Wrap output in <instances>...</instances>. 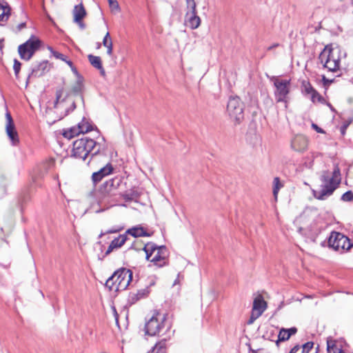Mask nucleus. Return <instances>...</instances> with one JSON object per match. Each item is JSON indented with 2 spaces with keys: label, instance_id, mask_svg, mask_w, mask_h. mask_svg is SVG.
Wrapping results in <instances>:
<instances>
[{
  "label": "nucleus",
  "instance_id": "a878e982",
  "mask_svg": "<svg viewBox=\"0 0 353 353\" xmlns=\"http://www.w3.org/2000/svg\"><path fill=\"white\" fill-rule=\"evenodd\" d=\"M301 92L305 96L307 94L313 92L315 94V89L312 87L311 83L307 81H303L301 83Z\"/></svg>",
  "mask_w": 353,
  "mask_h": 353
},
{
  "label": "nucleus",
  "instance_id": "20e7f679",
  "mask_svg": "<svg viewBox=\"0 0 353 353\" xmlns=\"http://www.w3.org/2000/svg\"><path fill=\"white\" fill-rule=\"evenodd\" d=\"M101 146L93 139L81 138L73 143L72 156L85 160L90 153L94 151L92 156L96 155L99 152Z\"/></svg>",
  "mask_w": 353,
  "mask_h": 353
},
{
  "label": "nucleus",
  "instance_id": "393cba45",
  "mask_svg": "<svg viewBox=\"0 0 353 353\" xmlns=\"http://www.w3.org/2000/svg\"><path fill=\"white\" fill-rule=\"evenodd\" d=\"M102 43L103 46L107 48V54L111 56L113 52V43L108 32L105 34Z\"/></svg>",
  "mask_w": 353,
  "mask_h": 353
},
{
  "label": "nucleus",
  "instance_id": "e433bc0d",
  "mask_svg": "<svg viewBox=\"0 0 353 353\" xmlns=\"http://www.w3.org/2000/svg\"><path fill=\"white\" fill-rule=\"evenodd\" d=\"M65 62L70 67L72 71L73 72V73L76 75V76H79V72L77 70V68L73 65V63L70 60H68L66 59V60L65 61Z\"/></svg>",
  "mask_w": 353,
  "mask_h": 353
},
{
  "label": "nucleus",
  "instance_id": "5701e85b",
  "mask_svg": "<svg viewBox=\"0 0 353 353\" xmlns=\"http://www.w3.org/2000/svg\"><path fill=\"white\" fill-rule=\"evenodd\" d=\"M10 15V8L8 3H0V21H6Z\"/></svg>",
  "mask_w": 353,
  "mask_h": 353
},
{
  "label": "nucleus",
  "instance_id": "b1692460",
  "mask_svg": "<svg viewBox=\"0 0 353 353\" xmlns=\"http://www.w3.org/2000/svg\"><path fill=\"white\" fill-rule=\"evenodd\" d=\"M77 77V80L75 84L72 86V92L76 95L78 98H79L81 101L83 100L82 97L80 95V94L82 92L83 90V83L81 77L79 75Z\"/></svg>",
  "mask_w": 353,
  "mask_h": 353
},
{
  "label": "nucleus",
  "instance_id": "a19ab883",
  "mask_svg": "<svg viewBox=\"0 0 353 353\" xmlns=\"http://www.w3.org/2000/svg\"><path fill=\"white\" fill-rule=\"evenodd\" d=\"M347 125H343L341 128V132L343 135L345 134V130H346V128H347Z\"/></svg>",
  "mask_w": 353,
  "mask_h": 353
},
{
  "label": "nucleus",
  "instance_id": "7c9ffc66",
  "mask_svg": "<svg viewBox=\"0 0 353 353\" xmlns=\"http://www.w3.org/2000/svg\"><path fill=\"white\" fill-rule=\"evenodd\" d=\"M165 340L166 339H164L163 341H160L159 343H157L150 353H165V349H164Z\"/></svg>",
  "mask_w": 353,
  "mask_h": 353
},
{
  "label": "nucleus",
  "instance_id": "cd10ccee",
  "mask_svg": "<svg viewBox=\"0 0 353 353\" xmlns=\"http://www.w3.org/2000/svg\"><path fill=\"white\" fill-rule=\"evenodd\" d=\"M283 186L279 177H275L273 181V195L276 200L280 189Z\"/></svg>",
  "mask_w": 353,
  "mask_h": 353
},
{
  "label": "nucleus",
  "instance_id": "9b49d317",
  "mask_svg": "<svg viewBox=\"0 0 353 353\" xmlns=\"http://www.w3.org/2000/svg\"><path fill=\"white\" fill-rule=\"evenodd\" d=\"M93 130V125L88 119L83 118V119L76 126H73L68 130H64L63 135L67 139H72L80 134L87 133Z\"/></svg>",
  "mask_w": 353,
  "mask_h": 353
},
{
  "label": "nucleus",
  "instance_id": "aec40b11",
  "mask_svg": "<svg viewBox=\"0 0 353 353\" xmlns=\"http://www.w3.org/2000/svg\"><path fill=\"white\" fill-rule=\"evenodd\" d=\"M112 167L110 164H107L98 172L92 174V178L94 183L100 181L104 176L111 173Z\"/></svg>",
  "mask_w": 353,
  "mask_h": 353
},
{
  "label": "nucleus",
  "instance_id": "1a4fd4ad",
  "mask_svg": "<svg viewBox=\"0 0 353 353\" xmlns=\"http://www.w3.org/2000/svg\"><path fill=\"white\" fill-rule=\"evenodd\" d=\"M227 111L230 117L235 122L239 123L244 117L243 104L238 97H232L229 99Z\"/></svg>",
  "mask_w": 353,
  "mask_h": 353
},
{
  "label": "nucleus",
  "instance_id": "37998d69",
  "mask_svg": "<svg viewBox=\"0 0 353 353\" xmlns=\"http://www.w3.org/2000/svg\"><path fill=\"white\" fill-rule=\"evenodd\" d=\"M98 70H100V74L104 77L105 75V70L104 68H103V66L101 65V68H97Z\"/></svg>",
  "mask_w": 353,
  "mask_h": 353
},
{
  "label": "nucleus",
  "instance_id": "09e8293b",
  "mask_svg": "<svg viewBox=\"0 0 353 353\" xmlns=\"http://www.w3.org/2000/svg\"><path fill=\"white\" fill-rule=\"evenodd\" d=\"M100 46H101V44H100V43H99L98 45H97V48H100Z\"/></svg>",
  "mask_w": 353,
  "mask_h": 353
},
{
  "label": "nucleus",
  "instance_id": "49530a36",
  "mask_svg": "<svg viewBox=\"0 0 353 353\" xmlns=\"http://www.w3.org/2000/svg\"><path fill=\"white\" fill-rule=\"evenodd\" d=\"M60 97H61V95L59 93H57V102L59 101Z\"/></svg>",
  "mask_w": 353,
  "mask_h": 353
},
{
  "label": "nucleus",
  "instance_id": "2f4dec72",
  "mask_svg": "<svg viewBox=\"0 0 353 353\" xmlns=\"http://www.w3.org/2000/svg\"><path fill=\"white\" fill-rule=\"evenodd\" d=\"M112 11L118 12L120 10L119 3L117 0H107Z\"/></svg>",
  "mask_w": 353,
  "mask_h": 353
},
{
  "label": "nucleus",
  "instance_id": "bb28decb",
  "mask_svg": "<svg viewBox=\"0 0 353 353\" xmlns=\"http://www.w3.org/2000/svg\"><path fill=\"white\" fill-rule=\"evenodd\" d=\"M305 97H309L312 103H324L325 102V100L324 98L315 90V94L313 92H311L310 94H307V95H305Z\"/></svg>",
  "mask_w": 353,
  "mask_h": 353
},
{
  "label": "nucleus",
  "instance_id": "f3484780",
  "mask_svg": "<svg viewBox=\"0 0 353 353\" xmlns=\"http://www.w3.org/2000/svg\"><path fill=\"white\" fill-rule=\"evenodd\" d=\"M185 22L187 26L194 30L199 27L201 19L197 15L196 11L187 12Z\"/></svg>",
  "mask_w": 353,
  "mask_h": 353
},
{
  "label": "nucleus",
  "instance_id": "4c0bfd02",
  "mask_svg": "<svg viewBox=\"0 0 353 353\" xmlns=\"http://www.w3.org/2000/svg\"><path fill=\"white\" fill-rule=\"evenodd\" d=\"M148 293H149V291L148 290H143L139 291L137 295L138 296V299H141V298H143V297L147 296V294Z\"/></svg>",
  "mask_w": 353,
  "mask_h": 353
},
{
  "label": "nucleus",
  "instance_id": "473e14b6",
  "mask_svg": "<svg viewBox=\"0 0 353 353\" xmlns=\"http://www.w3.org/2000/svg\"><path fill=\"white\" fill-rule=\"evenodd\" d=\"M341 200L343 201H351L353 200V192L352 191H347L345 192L342 196Z\"/></svg>",
  "mask_w": 353,
  "mask_h": 353
},
{
  "label": "nucleus",
  "instance_id": "412c9836",
  "mask_svg": "<svg viewBox=\"0 0 353 353\" xmlns=\"http://www.w3.org/2000/svg\"><path fill=\"white\" fill-rule=\"evenodd\" d=\"M297 332V329L296 327H291L289 329L282 328L281 329L279 334L278 339L276 340V343H279L280 341H285L288 340L290 336Z\"/></svg>",
  "mask_w": 353,
  "mask_h": 353
},
{
  "label": "nucleus",
  "instance_id": "c9c22d12",
  "mask_svg": "<svg viewBox=\"0 0 353 353\" xmlns=\"http://www.w3.org/2000/svg\"><path fill=\"white\" fill-rule=\"evenodd\" d=\"M51 51L55 58H57L58 59H61L63 61H65L66 60V57L64 54H63L60 52H56V51H53V50H51Z\"/></svg>",
  "mask_w": 353,
  "mask_h": 353
},
{
  "label": "nucleus",
  "instance_id": "79ce46f5",
  "mask_svg": "<svg viewBox=\"0 0 353 353\" xmlns=\"http://www.w3.org/2000/svg\"><path fill=\"white\" fill-rule=\"evenodd\" d=\"M26 27V23H21L17 26L18 30H21L22 28Z\"/></svg>",
  "mask_w": 353,
  "mask_h": 353
},
{
  "label": "nucleus",
  "instance_id": "2eb2a0df",
  "mask_svg": "<svg viewBox=\"0 0 353 353\" xmlns=\"http://www.w3.org/2000/svg\"><path fill=\"white\" fill-rule=\"evenodd\" d=\"M308 145V140L303 135H296L291 141V148L296 152H304Z\"/></svg>",
  "mask_w": 353,
  "mask_h": 353
},
{
  "label": "nucleus",
  "instance_id": "f704fd0d",
  "mask_svg": "<svg viewBox=\"0 0 353 353\" xmlns=\"http://www.w3.org/2000/svg\"><path fill=\"white\" fill-rule=\"evenodd\" d=\"M13 69L16 77H17L21 69V63L17 59H14V61Z\"/></svg>",
  "mask_w": 353,
  "mask_h": 353
},
{
  "label": "nucleus",
  "instance_id": "f8f14e48",
  "mask_svg": "<svg viewBox=\"0 0 353 353\" xmlns=\"http://www.w3.org/2000/svg\"><path fill=\"white\" fill-rule=\"evenodd\" d=\"M267 308V303L264 301L262 295H258L253 301L251 315L248 321L249 324H252L254 321L262 315Z\"/></svg>",
  "mask_w": 353,
  "mask_h": 353
},
{
  "label": "nucleus",
  "instance_id": "c85d7f7f",
  "mask_svg": "<svg viewBox=\"0 0 353 353\" xmlns=\"http://www.w3.org/2000/svg\"><path fill=\"white\" fill-rule=\"evenodd\" d=\"M88 58L90 63H91V65L93 67H94L97 69L101 68L102 63H101V59L99 57L94 56L92 54H89Z\"/></svg>",
  "mask_w": 353,
  "mask_h": 353
},
{
  "label": "nucleus",
  "instance_id": "de8ad7c7",
  "mask_svg": "<svg viewBox=\"0 0 353 353\" xmlns=\"http://www.w3.org/2000/svg\"><path fill=\"white\" fill-rule=\"evenodd\" d=\"M114 314L117 316V312H116L115 308H114Z\"/></svg>",
  "mask_w": 353,
  "mask_h": 353
},
{
  "label": "nucleus",
  "instance_id": "8fccbe9b",
  "mask_svg": "<svg viewBox=\"0 0 353 353\" xmlns=\"http://www.w3.org/2000/svg\"><path fill=\"white\" fill-rule=\"evenodd\" d=\"M100 46H101V44H100V43H99L98 45H97V48H100Z\"/></svg>",
  "mask_w": 353,
  "mask_h": 353
},
{
  "label": "nucleus",
  "instance_id": "c03bdc74",
  "mask_svg": "<svg viewBox=\"0 0 353 353\" xmlns=\"http://www.w3.org/2000/svg\"><path fill=\"white\" fill-rule=\"evenodd\" d=\"M277 46H279V44H278V43H274V44H273L272 46H271L268 47V50H272V49H273V48H276V47H277Z\"/></svg>",
  "mask_w": 353,
  "mask_h": 353
},
{
  "label": "nucleus",
  "instance_id": "f03ea898",
  "mask_svg": "<svg viewBox=\"0 0 353 353\" xmlns=\"http://www.w3.org/2000/svg\"><path fill=\"white\" fill-rule=\"evenodd\" d=\"M167 318L166 314L154 311L145 325V334L150 336H156L163 335L167 332H170L171 325Z\"/></svg>",
  "mask_w": 353,
  "mask_h": 353
},
{
  "label": "nucleus",
  "instance_id": "0eeeda50",
  "mask_svg": "<svg viewBox=\"0 0 353 353\" xmlns=\"http://www.w3.org/2000/svg\"><path fill=\"white\" fill-rule=\"evenodd\" d=\"M275 87L274 97L276 102H284L288 106V94L290 92V80L274 77L272 79Z\"/></svg>",
  "mask_w": 353,
  "mask_h": 353
},
{
  "label": "nucleus",
  "instance_id": "6e6552de",
  "mask_svg": "<svg viewBox=\"0 0 353 353\" xmlns=\"http://www.w3.org/2000/svg\"><path fill=\"white\" fill-rule=\"evenodd\" d=\"M328 245L335 250L341 252L347 251L353 246L350 239L338 232H332L330 234Z\"/></svg>",
  "mask_w": 353,
  "mask_h": 353
},
{
  "label": "nucleus",
  "instance_id": "6ab92c4d",
  "mask_svg": "<svg viewBox=\"0 0 353 353\" xmlns=\"http://www.w3.org/2000/svg\"><path fill=\"white\" fill-rule=\"evenodd\" d=\"M127 235L130 234L133 237L150 236L152 233L147 232V230L141 225H137L129 228L125 232Z\"/></svg>",
  "mask_w": 353,
  "mask_h": 353
},
{
  "label": "nucleus",
  "instance_id": "dca6fc26",
  "mask_svg": "<svg viewBox=\"0 0 353 353\" xmlns=\"http://www.w3.org/2000/svg\"><path fill=\"white\" fill-rule=\"evenodd\" d=\"M86 11L82 3L74 7L72 14L74 22L77 23L81 29L85 28V24L83 23V18L86 16Z\"/></svg>",
  "mask_w": 353,
  "mask_h": 353
},
{
  "label": "nucleus",
  "instance_id": "a18cd8bd",
  "mask_svg": "<svg viewBox=\"0 0 353 353\" xmlns=\"http://www.w3.org/2000/svg\"><path fill=\"white\" fill-rule=\"evenodd\" d=\"M3 40H0V50H1L3 48Z\"/></svg>",
  "mask_w": 353,
  "mask_h": 353
},
{
  "label": "nucleus",
  "instance_id": "39448f33",
  "mask_svg": "<svg viewBox=\"0 0 353 353\" xmlns=\"http://www.w3.org/2000/svg\"><path fill=\"white\" fill-rule=\"evenodd\" d=\"M143 250L146 254V259L159 268H161L168 263V252L165 246H157L153 243L145 245Z\"/></svg>",
  "mask_w": 353,
  "mask_h": 353
},
{
  "label": "nucleus",
  "instance_id": "9d476101",
  "mask_svg": "<svg viewBox=\"0 0 353 353\" xmlns=\"http://www.w3.org/2000/svg\"><path fill=\"white\" fill-rule=\"evenodd\" d=\"M40 43L38 38L32 36L26 43L19 46L18 51L21 58L27 61L30 59L39 48Z\"/></svg>",
  "mask_w": 353,
  "mask_h": 353
},
{
  "label": "nucleus",
  "instance_id": "58836bf2",
  "mask_svg": "<svg viewBox=\"0 0 353 353\" xmlns=\"http://www.w3.org/2000/svg\"><path fill=\"white\" fill-rule=\"evenodd\" d=\"M312 128L314 130H316L317 132H319V133H321V134H324V133H325V131H324L322 128H319V127L316 124H315V123H312Z\"/></svg>",
  "mask_w": 353,
  "mask_h": 353
},
{
  "label": "nucleus",
  "instance_id": "f257e3e1",
  "mask_svg": "<svg viewBox=\"0 0 353 353\" xmlns=\"http://www.w3.org/2000/svg\"><path fill=\"white\" fill-rule=\"evenodd\" d=\"M323 184L319 190H313L314 196L319 200H325L332 194L341 182V172L338 166H336L332 176L327 171L321 175Z\"/></svg>",
  "mask_w": 353,
  "mask_h": 353
},
{
  "label": "nucleus",
  "instance_id": "4468645a",
  "mask_svg": "<svg viewBox=\"0 0 353 353\" xmlns=\"http://www.w3.org/2000/svg\"><path fill=\"white\" fill-rule=\"evenodd\" d=\"M50 69V64L48 61H43L36 63L32 68L30 74L28 77V81L31 78L40 77L48 72Z\"/></svg>",
  "mask_w": 353,
  "mask_h": 353
},
{
  "label": "nucleus",
  "instance_id": "c756f323",
  "mask_svg": "<svg viewBox=\"0 0 353 353\" xmlns=\"http://www.w3.org/2000/svg\"><path fill=\"white\" fill-rule=\"evenodd\" d=\"M327 351L329 353H343V350L338 347L334 341H327Z\"/></svg>",
  "mask_w": 353,
  "mask_h": 353
},
{
  "label": "nucleus",
  "instance_id": "423d86ee",
  "mask_svg": "<svg viewBox=\"0 0 353 353\" xmlns=\"http://www.w3.org/2000/svg\"><path fill=\"white\" fill-rule=\"evenodd\" d=\"M132 279V272L126 268L117 270L106 281V286L115 291L125 290Z\"/></svg>",
  "mask_w": 353,
  "mask_h": 353
},
{
  "label": "nucleus",
  "instance_id": "4be33fe9",
  "mask_svg": "<svg viewBox=\"0 0 353 353\" xmlns=\"http://www.w3.org/2000/svg\"><path fill=\"white\" fill-rule=\"evenodd\" d=\"M314 343L312 342H307L302 347L299 345L294 346L289 353H312ZM312 353H316L312 352Z\"/></svg>",
  "mask_w": 353,
  "mask_h": 353
},
{
  "label": "nucleus",
  "instance_id": "a211bd4d",
  "mask_svg": "<svg viewBox=\"0 0 353 353\" xmlns=\"http://www.w3.org/2000/svg\"><path fill=\"white\" fill-rule=\"evenodd\" d=\"M128 240V236L125 233L119 234L117 237L114 238L108 246L105 254H108L115 249L121 248L126 241Z\"/></svg>",
  "mask_w": 353,
  "mask_h": 353
},
{
  "label": "nucleus",
  "instance_id": "7ed1b4c3",
  "mask_svg": "<svg viewBox=\"0 0 353 353\" xmlns=\"http://www.w3.org/2000/svg\"><path fill=\"white\" fill-rule=\"evenodd\" d=\"M342 50L337 46H326L319 55V60L323 67L329 71L336 72L339 69Z\"/></svg>",
  "mask_w": 353,
  "mask_h": 353
},
{
  "label": "nucleus",
  "instance_id": "ea45409f",
  "mask_svg": "<svg viewBox=\"0 0 353 353\" xmlns=\"http://www.w3.org/2000/svg\"><path fill=\"white\" fill-rule=\"evenodd\" d=\"M123 198L126 200V201H130V200H132L133 197H132V194H123Z\"/></svg>",
  "mask_w": 353,
  "mask_h": 353
},
{
  "label": "nucleus",
  "instance_id": "ddd939ff",
  "mask_svg": "<svg viewBox=\"0 0 353 353\" xmlns=\"http://www.w3.org/2000/svg\"><path fill=\"white\" fill-rule=\"evenodd\" d=\"M6 134H7L9 139L10 140L12 144L13 145H16L19 142V136H18V133L15 129V126H14L12 118L9 112H7L6 113Z\"/></svg>",
  "mask_w": 353,
  "mask_h": 353
},
{
  "label": "nucleus",
  "instance_id": "72a5a7b5",
  "mask_svg": "<svg viewBox=\"0 0 353 353\" xmlns=\"http://www.w3.org/2000/svg\"><path fill=\"white\" fill-rule=\"evenodd\" d=\"M189 12L196 11V5L194 0H186Z\"/></svg>",
  "mask_w": 353,
  "mask_h": 353
}]
</instances>
